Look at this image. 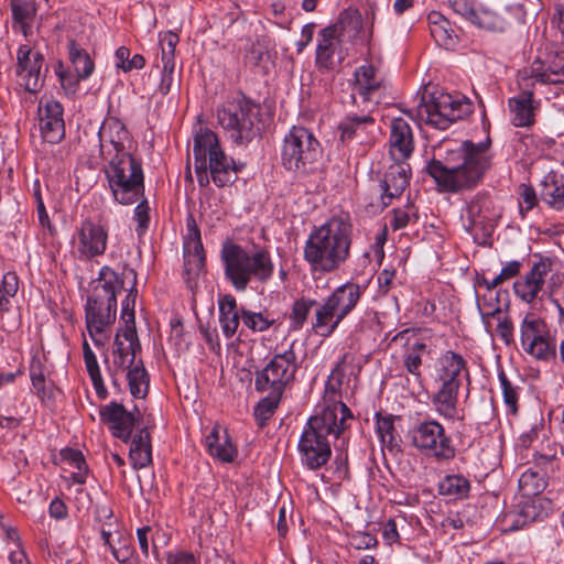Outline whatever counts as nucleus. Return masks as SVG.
Here are the masks:
<instances>
[{
	"mask_svg": "<svg viewBox=\"0 0 564 564\" xmlns=\"http://www.w3.org/2000/svg\"><path fill=\"white\" fill-rule=\"evenodd\" d=\"M217 118L229 139L237 145L250 143L260 133L259 112L247 100L228 104L218 110Z\"/></svg>",
	"mask_w": 564,
	"mask_h": 564,
	"instance_id": "13",
	"label": "nucleus"
},
{
	"mask_svg": "<svg viewBox=\"0 0 564 564\" xmlns=\"http://www.w3.org/2000/svg\"><path fill=\"white\" fill-rule=\"evenodd\" d=\"M107 228L90 218L80 221L73 236L75 252L80 260H90L102 256L107 249Z\"/></svg>",
	"mask_w": 564,
	"mask_h": 564,
	"instance_id": "18",
	"label": "nucleus"
},
{
	"mask_svg": "<svg viewBox=\"0 0 564 564\" xmlns=\"http://www.w3.org/2000/svg\"><path fill=\"white\" fill-rule=\"evenodd\" d=\"M149 204L145 198H143L134 208V220L138 223L137 226V234L139 236L143 235L148 228L150 223V216H149Z\"/></svg>",
	"mask_w": 564,
	"mask_h": 564,
	"instance_id": "59",
	"label": "nucleus"
},
{
	"mask_svg": "<svg viewBox=\"0 0 564 564\" xmlns=\"http://www.w3.org/2000/svg\"><path fill=\"white\" fill-rule=\"evenodd\" d=\"M294 345L292 343L284 351L274 354L267 366L256 372L254 388L258 392L283 395L285 388L294 381L299 369Z\"/></svg>",
	"mask_w": 564,
	"mask_h": 564,
	"instance_id": "14",
	"label": "nucleus"
},
{
	"mask_svg": "<svg viewBox=\"0 0 564 564\" xmlns=\"http://www.w3.org/2000/svg\"><path fill=\"white\" fill-rule=\"evenodd\" d=\"M335 416L329 412L311 416L303 427L297 443L301 464L308 470L324 467L332 457L329 437H334L330 425Z\"/></svg>",
	"mask_w": 564,
	"mask_h": 564,
	"instance_id": "9",
	"label": "nucleus"
},
{
	"mask_svg": "<svg viewBox=\"0 0 564 564\" xmlns=\"http://www.w3.org/2000/svg\"><path fill=\"white\" fill-rule=\"evenodd\" d=\"M448 4L456 14L473 24L478 10L473 0H448Z\"/></svg>",
	"mask_w": 564,
	"mask_h": 564,
	"instance_id": "58",
	"label": "nucleus"
},
{
	"mask_svg": "<svg viewBox=\"0 0 564 564\" xmlns=\"http://www.w3.org/2000/svg\"><path fill=\"white\" fill-rule=\"evenodd\" d=\"M129 458L134 469H142L152 463L151 436L148 427L140 430L130 438Z\"/></svg>",
	"mask_w": 564,
	"mask_h": 564,
	"instance_id": "32",
	"label": "nucleus"
},
{
	"mask_svg": "<svg viewBox=\"0 0 564 564\" xmlns=\"http://www.w3.org/2000/svg\"><path fill=\"white\" fill-rule=\"evenodd\" d=\"M531 77L541 84H564V54H557L545 70H532Z\"/></svg>",
	"mask_w": 564,
	"mask_h": 564,
	"instance_id": "45",
	"label": "nucleus"
},
{
	"mask_svg": "<svg viewBox=\"0 0 564 564\" xmlns=\"http://www.w3.org/2000/svg\"><path fill=\"white\" fill-rule=\"evenodd\" d=\"M470 491V482L462 475H447L438 485V492L453 499H465Z\"/></svg>",
	"mask_w": 564,
	"mask_h": 564,
	"instance_id": "44",
	"label": "nucleus"
},
{
	"mask_svg": "<svg viewBox=\"0 0 564 564\" xmlns=\"http://www.w3.org/2000/svg\"><path fill=\"white\" fill-rule=\"evenodd\" d=\"M419 219L417 212L413 204H408L405 208L393 209V219L391 227L393 230L405 228L410 223H416Z\"/></svg>",
	"mask_w": 564,
	"mask_h": 564,
	"instance_id": "56",
	"label": "nucleus"
},
{
	"mask_svg": "<svg viewBox=\"0 0 564 564\" xmlns=\"http://www.w3.org/2000/svg\"><path fill=\"white\" fill-rule=\"evenodd\" d=\"M465 377H469V371L462 355L447 350L437 358L433 375L436 390L431 403L440 416L451 421L464 420V412L458 408V392Z\"/></svg>",
	"mask_w": 564,
	"mask_h": 564,
	"instance_id": "5",
	"label": "nucleus"
},
{
	"mask_svg": "<svg viewBox=\"0 0 564 564\" xmlns=\"http://www.w3.org/2000/svg\"><path fill=\"white\" fill-rule=\"evenodd\" d=\"M469 112V102L445 93L431 96L430 100H425L423 96L417 106V116L440 130L447 129Z\"/></svg>",
	"mask_w": 564,
	"mask_h": 564,
	"instance_id": "15",
	"label": "nucleus"
},
{
	"mask_svg": "<svg viewBox=\"0 0 564 564\" xmlns=\"http://www.w3.org/2000/svg\"><path fill=\"white\" fill-rule=\"evenodd\" d=\"M316 300L308 297H300L294 301L292 305L291 313L289 315L290 325L293 330H300L303 328L305 323L307 322V317L311 313V310L314 306H318Z\"/></svg>",
	"mask_w": 564,
	"mask_h": 564,
	"instance_id": "48",
	"label": "nucleus"
},
{
	"mask_svg": "<svg viewBox=\"0 0 564 564\" xmlns=\"http://www.w3.org/2000/svg\"><path fill=\"white\" fill-rule=\"evenodd\" d=\"M63 106L56 100H47L39 106L40 131L42 139L51 144L59 143L65 135Z\"/></svg>",
	"mask_w": 564,
	"mask_h": 564,
	"instance_id": "23",
	"label": "nucleus"
},
{
	"mask_svg": "<svg viewBox=\"0 0 564 564\" xmlns=\"http://www.w3.org/2000/svg\"><path fill=\"white\" fill-rule=\"evenodd\" d=\"M323 153V147L312 130L293 126L283 138L281 164L289 172L311 175L319 170Z\"/></svg>",
	"mask_w": 564,
	"mask_h": 564,
	"instance_id": "6",
	"label": "nucleus"
},
{
	"mask_svg": "<svg viewBox=\"0 0 564 564\" xmlns=\"http://www.w3.org/2000/svg\"><path fill=\"white\" fill-rule=\"evenodd\" d=\"M123 290V280L110 267L100 269L98 279L93 281L91 293L85 305L86 327L96 346L104 345L105 329L115 323L117 295Z\"/></svg>",
	"mask_w": 564,
	"mask_h": 564,
	"instance_id": "3",
	"label": "nucleus"
},
{
	"mask_svg": "<svg viewBox=\"0 0 564 564\" xmlns=\"http://www.w3.org/2000/svg\"><path fill=\"white\" fill-rule=\"evenodd\" d=\"M100 153L104 160L131 153L126 143L130 141V132L126 124L116 117L107 118L98 131Z\"/></svg>",
	"mask_w": 564,
	"mask_h": 564,
	"instance_id": "21",
	"label": "nucleus"
},
{
	"mask_svg": "<svg viewBox=\"0 0 564 564\" xmlns=\"http://www.w3.org/2000/svg\"><path fill=\"white\" fill-rule=\"evenodd\" d=\"M19 289V278L15 272L9 271L0 279V308L9 304V299L14 296Z\"/></svg>",
	"mask_w": 564,
	"mask_h": 564,
	"instance_id": "55",
	"label": "nucleus"
},
{
	"mask_svg": "<svg viewBox=\"0 0 564 564\" xmlns=\"http://www.w3.org/2000/svg\"><path fill=\"white\" fill-rule=\"evenodd\" d=\"M30 377L32 381V386L35 389L39 395H44L45 393V377L42 370V366L39 362L37 365H32L30 369Z\"/></svg>",
	"mask_w": 564,
	"mask_h": 564,
	"instance_id": "62",
	"label": "nucleus"
},
{
	"mask_svg": "<svg viewBox=\"0 0 564 564\" xmlns=\"http://www.w3.org/2000/svg\"><path fill=\"white\" fill-rule=\"evenodd\" d=\"M389 153L393 161H406L414 151V138L410 123L394 118L390 123Z\"/></svg>",
	"mask_w": 564,
	"mask_h": 564,
	"instance_id": "26",
	"label": "nucleus"
},
{
	"mask_svg": "<svg viewBox=\"0 0 564 564\" xmlns=\"http://www.w3.org/2000/svg\"><path fill=\"white\" fill-rule=\"evenodd\" d=\"M242 324L254 333H262L268 330L274 325L275 319L270 317V314L264 312H252L241 307Z\"/></svg>",
	"mask_w": 564,
	"mask_h": 564,
	"instance_id": "50",
	"label": "nucleus"
},
{
	"mask_svg": "<svg viewBox=\"0 0 564 564\" xmlns=\"http://www.w3.org/2000/svg\"><path fill=\"white\" fill-rule=\"evenodd\" d=\"M355 87L365 101L379 102L384 89L383 79L373 65H361L354 72Z\"/></svg>",
	"mask_w": 564,
	"mask_h": 564,
	"instance_id": "29",
	"label": "nucleus"
},
{
	"mask_svg": "<svg viewBox=\"0 0 564 564\" xmlns=\"http://www.w3.org/2000/svg\"><path fill=\"white\" fill-rule=\"evenodd\" d=\"M282 399V394L268 392V395L261 399L254 408L253 415L260 427L265 426L267 422L274 414Z\"/></svg>",
	"mask_w": 564,
	"mask_h": 564,
	"instance_id": "51",
	"label": "nucleus"
},
{
	"mask_svg": "<svg viewBox=\"0 0 564 564\" xmlns=\"http://www.w3.org/2000/svg\"><path fill=\"white\" fill-rule=\"evenodd\" d=\"M166 564H197V558L192 552H170L166 556Z\"/></svg>",
	"mask_w": 564,
	"mask_h": 564,
	"instance_id": "64",
	"label": "nucleus"
},
{
	"mask_svg": "<svg viewBox=\"0 0 564 564\" xmlns=\"http://www.w3.org/2000/svg\"><path fill=\"white\" fill-rule=\"evenodd\" d=\"M105 174L115 200L131 205L144 194V174L141 161L131 153L109 158Z\"/></svg>",
	"mask_w": 564,
	"mask_h": 564,
	"instance_id": "8",
	"label": "nucleus"
},
{
	"mask_svg": "<svg viewBox=\"0 0 564 564\" xmlns=\"http://www.w3.org/2000/svg\"><path fill=\"white\" fill-rule=\"evenodd\" d=\"M100 421L107 424L112 435L123 443H129L137 417L133 413L116 401L99 409Z\"/></svg>",
	"mask_w": 564,
	"mask_h": 564,
	"instance_id": "22",
	"label": "nucleus"
},
{
	"mask_svg": "<svg viewBox=\"0 0 564 564\" xmlns=\"http://www.w3.org/2000/svg\"><path fill=\"white\" fill-rule=\"evenodd\" d=\"M180 37L174 32H167L161 39L162 64H175V47Z\"/></svg>",
	"mask_w": 564,
	"mask_h": 564,
	"instance_id": "57",
	"label": "nucleus"
},
{
	"mask_svg": "<svg viewBox=\"0 0 564 564\" xmlns=\"http://www.w3.org/2000/svg\"><path fill=\"white\" fill-rule=\"evenodd\" d=\"M563 456L564 451L560 444L546 441V443L542 444L540 449L533 454V462L535 466L541 467L543 471L547 473L557 467Z\"/></svg>",
	"mask_w": 564,
	"mask_h": 564,
	"instance_id": "38",
	"label": "nucleus"
},
{
	"mask_svg": "<svg viewBox=\"0 0 564 564\" xmlns=\"http://www.w3.org/2000/svg\"><path fill=\"white\" fill-rule=\"evenodd\" d=\"M366 286L348 281L337 286L315 310L312 330L321 337H329L339 324L356 308Z\"/></svg>",
	"mask_w": 564,
	"mask_h": 564,
	"instance_id": "7",
	"label": "nucleus"
},
{
	"mask_svg": "<svg viewBox=\"0 0 564 564\" xmlns=\"http://www.w3.org/2000/svg\"><path fill=\"white\" fill-rule=\"evenodd\" d=\"M410 444L422 455L435 462H449L456 456L452 436L436 419L417 420L409 430Z\"/></svg>",
	"mask_w": 564,
	"mask_h": 564,
	"instance_id": "12",
	"label": "nucleus"
},
{
	"mask_svg": "<svg viewBox=\"0 0 564 564\" xmlns=\"http://www.w3.org/2000/svg\"><path fill=\"white\" fill-rule=\"evenodd\" d=\"M501 296L507 297V291H497L488 293L482 296L481 300H477V306L481 312L482 317H496L501 313L500 299Z\"/></svg>",
	"mask_w": 564,
	"mask_h": 564,
	"instance_id": "53",
	"label": "nucleus"
},
{
	"mask_svg": "<svg viewBox=\"0 0 564 564\" xmlns=\"http://www.w3.org/2000/svg\"><path fill=\"white\" fill-rule=\"evenodd\" d=\"M219 324L223 334L231 338L238 329L241 319V308H238L234 295L226 294L218 300Z\"/></svg>",
	"mask_w": 564,
	"mask_h": 564,
	"instance_id": "33",
	"label": "nucleus"
},
{
	"mask_svg": "<svg viewBox=\"0 0 564 564\" xmlns=\"http://www.w3.org/2000/svg\"><path fill=\"white\" fill-rule=\"evenodd\" d=\"M193 155L195 161L207 160L212 181L217 187L234 184L245 167V164L236 163L224 152L217 134L207 128H199L194 135Z\"/></svg>",
	"mask_w": 564,
	"mask_h": 564,
	"instance_id": "10",
	"label": "nucleus"
},
{
	"mask_svg": "<svg viewBox=\"0 0 564 564\" xmlns=\"http://www.w3.org/2000/svg\"><path fill=\"white\" fill-rule=\"evenodd\" d=\"M220 432L219 425H215L205 437V446L213 457L224 463H231L237 455V449L227 432L223 431V434Z\"/></svg>",
	"mask_w": 564,
	"mask_h": 564,
	"instance_id": "30",
	"label": "nucleus"
},
{
	"mask_svg": "<svg viewBox=\"0 0 564 564\" xmlns=\"http://www.w3.org/2000/svg\"><path fill=\"white\" fill-rule=\"evenodd\" d=\"M376 128V120L370 115H348L338 126L341 141L356 140L360 144L373 141Z\"/></svg>",
	"mask_w": 564,
	"mask_h": 564,
	"instance_id": "27",
	"label": "nucleus"
},
{
	"mask_svg": "<svg viewBox=\"0 0 564 564\" xmlns=\"http://www.w3.org/2000/svg\"><path fill=\"white\" fill-rule=\"evenodd\" d=\"M498 379L502 389L503 403L507 409V413L511 415H518V403L522 388L510 381L503 371L499 372Z\"/></svg>",
	"mask_w": 564,
	"mask_h": 564,
	"instance_id": "47",
	"label": "nucleus"
},
{
	"mask_svg": "<svg viewBox=\"0 0 564 564\" xmlns=\"http://www.w3.org/2000/svg\"><path fill=\"white\" fill-rule=\"evenodd\" d=\"M68 55L72 65L79 77L87 79L95 69L94 61L88 53L82 48L74 40L68 42Z\"/></svg>",
	"mask_w": 564,
	"mask_h": 564,
	"instance_id": "43",
	"label": "nucleus"
},
{
	"mask_svg": "<svg viewBox=\"0 0 564 564\" xmlns=\"http://www.w3.org/2000/svg\"><path fill=\"white\" fill-rule=\"evenodd\" d=\"M220 261L226 280L237 292H245L252 280L268 282L274 271L269 251H249L230 239H226L221 245Z\"/></svg>",
	"mask_w": 564,
	"mask_h": 564,
	"instance_id": "4",
	"label": "nucleus"
},
{
	"mask_svg": "<svg viewBox=\"0 0 564 564\" xmlns=\"http://www.w3.org/2000/svg\"><path fill=\"white\" fill-rule=\"evenodd\" d=\"M552 269L550 258H540L522 280L513 283L514 293L524 302L532 303L543 288L544 279Z\"/></svg>",
	"mask_w": 564,
	"mask_h": 564,
	"instance_id": "25",
	"label": "nucleus"
},
{
	"mask_svg": "<svg viewBox=\"0 0 564 564\" xmlns=\"http://www.w3.org/2000/svg\"><path fill=\"white\" fill-rule=\"evenodd\" d=\"M141 350V344L139 341L135 325L123 327L116 334L113 341V361L110 367L109 373L112 380V384L117 386V372L129 368V366L135 364L137 355Z\"/></svg>",
	"mask_w": 564,
	"mask_h": 564,
	"instance_id": "20",
	"label": "nucleus"
},
{
	"mask_svg": "<svg viewBox=\"0 0 564 564\" xmlns=\"http://www.w3.org/2000/svg\"><path fill=\"white\" fill-rule=\"evenodd\" d=\"M430 32L437 45L451 50L457 44V35L451 22L440 12L429 14Z\"/></svg>",
	"mask_w": 564,
	"mask_h": 564,
	"instance_id": "34",
	"label": "nucleus"
},
{
	"mask_svg": "<svg viewBox=\"0 0 564 564\" xmlns=\"http://www.w3.org/2000/svg\"><path fill=\"white\" fill-rule=\"evenodd\" d=\"M411 169L406 161H394L381 181V209L388 207L392 199L399 197L410 184Z\"/></svg>",
	"mask_w": 564,
	"mask_h": 564,
	"instance_id": "24",
	"label": "nucleus"
},
{
	"mask_svg": "<svg viewBox=\"0 0 564 564\" xmlns=\"http://www.w3.org/2000/svg\"><path fill=\"white\" fill-rule=\"evenodd\" d=\"M54 70L65 93L67 95L76 94L79 86V82L84 80L82 77H79V74H77L76 72L74 74L70 70L65 69L62 61H58L56 63Z\"/></svg>",
	"mask_w": 564,
	"mask_h": 564,
	"instance_id": "54",
	"label": "nucleus"
},
{
	"mask_svg": "<svg viewBox=\"0 0 564 564\" xmlns=\"http://www.w3.org/2000/svg\"><path fill=\"white\" fill-rule=\"evenodd\" d=\"M534 503H525L519 511L506 512L501 519L503 531L511 532L524 528L536 518Z\"/></svg>",
	"mask_w": 564,
	"mask_h": 564,
	"instance_id": "40",
	"label": "nucleus"
},
{
	"mask_svg": "<svg viewBox=\"0 0 564 564\" xmlns=\"http://www.w3.org/2000/svg\"><path fill=\"white\" fill-rule=\"evenodd\" d=\"M491 166L487 145L469 140L454 149H446L444 154L431 159L425 172L435 182L441 193H460L474 189Z\"/></svg>",
	"mask_w": 564,
	"mask_h": 564,
	"instance_id": "1",
	"label": "nucleus"
},
{
	"mask_svg": "<svg viewBox=\"0 0 564 564\" xmlns=\"http://www.w3.org/2000/svg\"><path fill=\"white\" fill-rule=\"evenodd\" d=\"M522 268V262L518 260H512L507 262L501 269L500 273L496 276V282H501V284L514 276H517Z\"/></svg>",
	"mask_w": 564,
	"mask_h": 564,
	"instance_id": "61",
	"label": "nucleus"
},
{
	"mask_svg": "<svg viewBox=\"0 0 564 564\" xmlns=\"http://www.w3.org/2000/svg\"><path fill=\"white\" fill-rule=\"evenodd\" d=\"M497 335L507 346L514 344L513 324L509 316L498 318Z\"/></svg>",
	"mask_w": 564,
	"mask_h": 564,
	"instance_id": "60",
	"label": "nucleus"
},
{
	"mask_svg": "<svg viewBox=\"0 0 564 564\" xmlns=\"http://www.w3.org/2000/svg\"><path fill=\"white\" fill-rule=\"evenodd\" d=\"M326 412H329L333 416H335V424L330 425V427L334 433V438L338 440L346 430V421L348 419H352V413L344 402H338L333 405H328L321 413Z\"/></svg>",
	"mask_w": 564,
	"mask_h": 564,
	"instance_id": "52",
	"label": "nucleus"
},
{
	"mask_svg": "<svg viewBox=\"0 0 564 564\" xmlns=\"http://www.w3.org/2000/svg\"><path fill=\"white\" fill-rule=\"evenodd\" d=\"M376 432L380 440L383 448H388L390 452L397 449L400 451L399 435L394 426L395 416L392 414L382 415L376 413Z\"/></svg>",
	"mask_w": 564,
	"mask_h": 564,
	"instance_id": "37",
	"label": "nucleus"
},
{
	"mask_svg": "<svg viewBox=\"0 0 564 564\" xmlns=\"http://www.w3.org/2000/svg\"><path fill=\"white\" fill-rule=\"evenodd\" d=\"M541 198L553 209H564V181L554 178L544 181L541 189Z\"/></svg>",
	"mask_w": 564,
	"mask_h": 564,
	"instance_id": "49",
	"label": "nucleus"
},
{
	"mask_svg": "<svg viewBox=\"0 0 564 564\" xmlns=\"http://www.w3.org/2000/svg\"><path fill=\"white\" fill-rule=\"evenodd\" d=\"M362 20L357 10H345L337 23L322 29L317 35L315 66L321 73L335 70L345 61L347 54L341 47L340 36L347 29L359 32Z\"/></svg>",
	"mask_w": 564,
	"mask_h": 564,
	"instance_id": "11",
	"label": "nucleus"
},
{
	"mask_svg": "<svg viewBox=\"0 0 564 564\" xmlns=\"http://www.w3.org/2000/svg\"><path fill=\"white\" fill-rule=\"evenodd\" d=\"M545 471L533 470L528 468L519 478V489L523 497H533L541 494L546 487Z\"/></svg>",
	"mask_w": 564,
	"mask_h": 564,
	"instance_id": "42",
	"label": "nucleus"
},
{
	"mask_svg": "<svg viewBox=\"0 0 564 564\" xmlns=\"http://www.w3.org/2000/svg\"><path fill=\"white\" fill-rule=\"evenodd\" d=\"M130 393L135 399H143L149 392V375L142 360L129 366L127 372Z\"/></svg>",
	"mask_w": 564,
	"mask_h": 564,
	"instance_id": "39",
	"label": "nucleus"
},
{
	"mask_svg": "<svg viewBox=\"0 0 564 564\" xmlns=\"http://www.w3.org/2000/svg\"><path fill=\"white\" fill-rule=\"evenodd\" d=\"M174 69L175 64H163L162 77L158 88L160 94L167 95L170 93L174 82Z\"/></svg>",
	"mask_w": 564,
	"mask_h": 564,
	"instance_id": "63",
	"label": "nucleus"
},
{
	"mask_svg": "<svg viewBox=\"0 0 564 564\" xmlns=\"http://www.w3.org/2000/svg\"><path fill=\"white\" fill-rule=\"evenodd\" d=\"M47 67L41 52H33L28 45H20L17 51V76L29 93H37L43 87Z\"/></svg>",
	"mask_w": 564,
	"mask_h": 564,
	"instance_id": "19",
	"label": "nucleus"
},
{
	"mask_svg": "<svg viewBox=\"0 0 564 564\" xmlns=\"http://www.w3.org/2000/svg\"><path fill=\"white\" fill-rule=\"evenodd\" d=\"M492 202L487 194L478 193L462 210L460 218L465 230L479 245H487L494 230Z\"/></svg>",
	"mask_w": 564,
	"mask_h": 564,
	"instance_id": "16",
	"label": "nucleus"
},
{
	"mask_svg": "<svg viewBox=\"0 0 564 564\" xmlns=\"http://www.w3.org/2000/svg\"><path fill=\"white\" fill-rule=\"evenodd\" d=\"M430 352L427 345L417 340L411 346H409L403 354V367L409 375H411L415 382L422 384L423 375L421 371V367L423 364V355H427Z\"/></svg>",
	"mask_w": 564,
	"mask_h": 564,
	"instance_id": "36",
	"label": "nucleus"
},
{
	"mask_svg": "<svg viewBox=\"0 0 564 564\" xmlns=\"http://www.w3.org/2000/svg\"><path fill=\"white\" fill-rule=\"evenodd\" d=\"M522 349L539 360L555 357V346L550 341L549 328L544 319L534 313H528L520 324Z\"/></svg>",
	"mask_w": 564,
	"mask_h": 564,
	"instance_id": "17",
	"label": "nucleus"
},
{
	"mask_svg": "<svg viewBox=\"0 0 564 564\" xmlns=\"http://www.w3.org/2000/svg\"><path fill=\"white\" fill-rule=\"evenodd\" d=\"M12 11L13 26H19V30L26 36L31 24L34 21L37 12L35 0H10Z\"/></svg>",
	"mask_w": 564,
	"mask_h": 564,
	"instance_id": "35",
	"label": "nucleus"
},
{
	"mask_svg": "<svg viewBox=\"0 0 564 564\" xmlns=\"http://www.w3.org/2000/svg\"><path fill=\"white\" fill-rule=\"evenodd\" d=\"M508 15L509 12L507 9L497 11L489 7L481 6L477 10L473 25L488 32L503 33L511 26V21Z\"/></svg>",
	"mask_w": 564,
	"mask_h": 564,
	"instance_id": "31",
	"label": "nucleus"
},
{
	"mask_svg": "<svg viewBox=\"0 0 564 564\" xmlns=\"http://www.w3.org/2000/svg\"><path fill=\"white\" fill-rule=\"evenodd\" d=\"M508 107L512 115V124L528 128L535 122V112L540 107V101L534 99L533 90L522 88L516 96L508 99Z\"/></svg>",
	"mask_w": 564,
	"mask_h": 564,
	"instance_id": "28",
	"label": "nucleus"
},
{
	"mask_svg": "<svg viewBox=\"0 0 564 564\" xmlns=\"http://www.w3.org/2000/svg\"><path fill=\"white\" fill-rule=\"evenodd\" d=\"M184 265L187 273H199L205 267V252L202 241L183 242Z\"/></svg>",
	"mask_w": 564,
	"mask_h": 564,
	"instance_id": "46",
	"label": "nucleus"
},
{
	"mask_svg": "<svg viewBox=\"0 0 564 564\" xmlns=\"http://www.w3.org/2000/svg\"><path fill=\"white\" fill-rule=\"evenodd\" d=\"M120 278L124 281V279L130 280L131 286L129 289V293L122 302L121 308V319L124 322V327H129L130 325H135L134 323V303L137 295V272L134 269L124 267Z\"/></svg>",
	"mask_w": 564,
	"mask_h": 564,
	"instance_id": "41",
	"label": "nucleus"
},
{
	"mask_svg": "<svg viewBox=\"0 0 564 564\" xmlns=\"http://www.w3.org/2000/svg\"><path fill=\"white\" fill-rule=\"evenodd\" d=\"M352 225L347 218L332 217L315 228L304 246V259L312 271L338 270L350 254Z\"/></svg>",
	"mask_w": 564,
	"mask_h": 564,
	"instance_id": "2",
	"label": "nucleus"
}]
</instances>
